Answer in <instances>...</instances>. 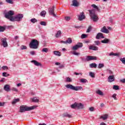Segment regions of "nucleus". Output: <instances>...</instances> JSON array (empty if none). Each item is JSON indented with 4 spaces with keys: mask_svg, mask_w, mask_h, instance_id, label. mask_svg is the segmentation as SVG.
Segmentation results:
<instances>
[{
    "mask_svg": "<svg viewBox=\"0 0 125 125\" xmlns=\"http://www.w3.org/2000/svg\"><path fill=\"white\" fill-rule=\"evenodd\" d=\"M35 108H36V106H32L29 107L27 105H22L20 107V112L24 113L26 111H32V110H34Z\"/></svg>",
    "mask_w": 125,
    "mask_h": 125,
    "instance_id": "f257e3e1",
    "label": "nucleus"
},
{
    "mask_svg": "<svg viewBox=\"0 0 125 125\" xmlns=\"http://www.w3.org/2000/svg\"><path fill=\"white\" fill-rule=\"evenodd\" d=\"M29 47L33 49H37L39 47V41L37 40L33 39L29 43Z\"/></svg>",
    "mask_w": 125,
    "mask_h": 125,
    "instance_id": "f03ea898",
    "label": "nucleus"
},
{
    "mask_svg": "<svg viewBox=\"0 0 125 125\" xmlns=\"http://www.w3.org/2000/svg\"><path fill=\"white\" fill-rule=\"evenodd\" d=\"M65 86L66 87V88H69V89H71V90H74L75 91H79V90H81V89H83L82 86H74L71 84H66L65 85Z\"/></svg>",
    "mask_w": 125,
    "mask_h": 125,
    "instance_id": "7ed1b4c3",
    "label": "nucleus"
},
{
    "mask_svg": "<svg viewBox=\"0 0 125 125\" xmlns=\"http://www.w3.org/2000/svg\"><path fill=\"white\" fill-rule=\"evenodd\" d=\"M13 15H14V11L10 10L7 12L4 13V17L7 19H9L10 21H11V19L14 18Z\"/></svg>",
    "mask_w": 125,
    "mask_h": 125,
    "instance_id": "20e7f679",
    "label": "nucleus"
},
{
    "mask_svg": "<svg viewBox=\"0 0 125 125\" xmlns=\"http://www.w3.org/2000/svg\"><path fill=\"white\" fill-rule=\"evenodd\" d=\"M89 12L90 14V16L91 17V19L94 21V22H97L98 20H99V18H98V16H97V14H95L93 10H89Z\"/></svg>",
    "mask_w": 125,
    "mask_h": 125,
    "instance_id": "39448f33",
    "label": "nucleus"
},
{
    "mask_svg": "<svg viewBox=\"0 0 125 125\" xmlns=\"http://www.w3.org/2000/svg\"><path fill=\"white\" fill-rule=\"evenodd\" d=\"M23 16H24L23 15V14H19L14 17V18H12V19H11V21L15 22V21H17L18 22H19L22 20Z\"/></svg>",
    "mask_w": 125,
    "mask_h": 125,
    "instance_id": "423d86ee",
    "label": "nucleus"
},
{
    "mask_svg": "<svg viewBox=\"0 0 125 125\" xmlns=\"http://www.w3.org/2000/svg\"><path fill=\"white\" fill-rule=\"evenodd\" d=\"M72 109H83V104L81 103H75L71 105Z\"/></svg>",
    "mask_w": 125,
    "mask_h": 125,
    "instance_id": "0eeeda50",
    "label": "nucleus"
},
{
    "mask_svg": "<svg viewBox=\"0 0 125 125\" xmlns=\"http://www.w3.org/2000/svg\"><path fill=\"white\" fill-rule=\"evenodd\" d=\"M83 46L82 42H78L77 44L72 47V50H77L79 48H82Z\"/></svg>",
    "mask_w": 125,
    "mask_h": 125,
    "instance_id": "6e6552de",
    "label": "nucleus"
},
{
    "mask_svg": "<svg viewBox=\"0 0 125 125\" xmlns=\"http://www.w3.org/2000/svg\"><path fill=\"white\" fill-rule=\"evenodd\" d=\"M55 6H53L48 9L49 14L52 15L54 17H56V14H54V8H55Z\"/></svg>",
    "mask_w": 125,
    "mask_h": 125,
    "instance_id": "1a4fd4ad",
    "label": "nucleus"
},
{
    "mask_svg": "<svg viewBox=\"0 0 125 125\" xmlns=\"http://www.w3.org/2000/svg\"><path fill=\"white\" fill-rule=\"evenodd\" d=\"M1 42L3 47H7L8 44H7V42L6 41V38H2L1 39Z\"/></svg>",
    "mask_w": 125,
    "mask_h": 125,
    "instance_id": "9d476101",
    "label": "nucleus"
},
{
    "mask_svg": "<svg viewBox=\"0 0 125 125\" xmlns=\"http://www.w3.org/2000/svg\"><path fill=\"white\" fill-rule=\"evenodd\" d=\"M83 19H85V16L83 12L80 13V15L78 16V20L79 21H83Z\"/></svg>",
    "mask_w": 125,
    "mask_h": 125,
    "instance_id": "9b49d317",
    "label": "nucleus"
},
{
    "mask_svg": "<svg viewBox=\"0 0 125 125\" xmlns=\"http://www.w3.org/2000/svg\"><path fill=\"white\" fill-rule=\"evenodd\" d=\"M86 61H91V60H97V57L92 56H88L86 58Z\"/></svg>",
    "mask_w": 125,
    "mask_h": 125,
    "instance_id": "f8f14e48",
    "label": "nucleus"
},
{
    "mask_svg": "<svg viewBox=\"0 0 125 125\" xmlns=\"http://www.w3.org/2000/svg\"><path fill=\"white\" fill-rule=\"evenodd\" d=\"M101 32L104 34H109V30L106 28V26H104L101 30Z\"/></svg>",
    "mask_w": 125,
    "mask_h": 125,
    "instance_id": "ddd939ff",
    "label": "nucleus"
},
{
    "mask_svg": "<svg viewBox=\"0 0 125 125\" xmlns=\"http://www.w3.org/2000/svg\"><path fill=\"white\" fill-rule=\"evenodd\" d=\"M72 5L76 7L79 6L80 5V3L78 2L77 0H72Z\"/></svg>",
    "mask_w": 125,
    "mask_h": 125,
    "instance_id": "4468645a",
    "label": "nucleus"
},
{
    "mask_svg": "<svg viewBox=\"0 0 125 125\" xmlns=\"http://www.w3.org/2000/svg\"><path fill=\"white\" fill-rule=\"evenodd\" d=\"M115 81V77L114 75L109 76L108 77V82L109 83H112V82H114Z\"/></svg>",
    "mask_w": 125,
    "mask_h": 125,
    "instance_id": "2eb2a0df",
    "label": "nucleus"
},
{
    "mask_svg": "<svg viewBox=\"0 0 125 125\" xmlns=\"http://www.w3.org/2000/svg\"><path fill=\"white\" fill-rule=\"evenodd\" d=\"M100 38H102V39H104V38H105V37H104L103 36V33H98L96 37V39H97V40H99V39H100Z\"/></svg>",
    "mask_w": 125,
    "mask_h": 125,
    "instance_id": "dca6fc26",
    "label": "nucleus"
},
{
    "mask_svg": "<svg viewBox=\"0 0 125 125\" xmlns=\"http://www.w3.org/2000/svg\"><path fill=\"white\" fill-rule=\"evenodd\" d=\"M31 63H34V65H35V66H42V63H41V62H39L38 61H36V60H32L31 61Z\"/></svg>",
    "mask_w": 125,
    "mask_h": 125,
    "instance_id": "f3484780",
    "label": "nucleus"
},
{
    "mask_svg": "<svg viewBox=\"0 0 125 125\" xmlns=\"http://www.w3.org/2000/svg\"><path fill=\"white\" fill-rule=\"evenodd\" d=\"M4 89L5 91H10V85L5 84L4 86Z\"/></svg>",
    "mask_w": 125,
    "mask_h": 125,
    "instance_id": "a211bd4d",
    "label": "nucleus"
},
{
    "mask_svg": "<svg viewBox=\"0 0 125 125\" xmlns=\"http://www.w3.org/2000/svg\"><path fill=\"white\" fill-rule=\"evenodd\" d=\"M89 49H90L91 50L97 51L98 50V47L94 45H90L89 47Z\"/></svg>",
    "mask_w": 125,
    "mask_h": 125,
    "instance_id": "6ab92c4d",
    "label": "nucleus"
},
{
    "mask_svg": "<svg viewBox=\"0 0 125 125\" xmlns=\"http://www.w3.org/2000/svg\"><path fill=\"white\" fill-rule=\"evenodd\" d=\"M62 117L63 118H65V117L67 118H72V115L68 114L67 112H65L62 114Z\"/></svg>",
    "mask_w": 125,
    "mask_h": 125,
    "instance_id": "aec40b11",
    "label": "nucleus"
},
{
    "mask_svg": "<svg viewBox=\"0 0 125 125\" xmlns=\"http://www.w3.org/2000/svg\"><path fill=\"white\" fill-rule=\"evenodd\" d=\"M110 42V39H105L104 40L101 41L102 43H109Z\"/></svg>",
    "mask_w": 125,
    "mask_h": 125,
    "instance_id": "412c9836",
    "label": "nucleus"
},
{
    "mask_svg": "<svg viewBox=\"0 0 125 125\" xmlns=\"http://www.w3.org/2000/svg\"><path fill=\"white\" fill-rule=\"evenodd\" d=\"M90 68H96L97 67V64L95 63H92L89 65Z\"/></svg>",
    "mask_w": 125,
    "mask_h": 125,
    "instance_id": "4be33fe9",
    "label": "nucleus"
},
{
    "mask_svg": "<svg viewBox=\"0 0 125 125\" xmlns=\"http://www.w3.org/2000/svg\"><path fill=\"white\" fill-rule=\"evenodd\" d=\"M54 54L57 55V56H61V53L58 51H54Z\"/></svg>",
    "mask_w": 125,
    "mask_h": 125,
    "instance_id": "5701e85b",
    "label": "nucleus"
},
{
    "mask_svg": "<svg viewBox=\"0 0 125 125\" xmlns=\"http://www.w3.org/2000/svg\"><path fill=\"white\" fill-rule=\"evenodd\" d=\"M62 34V33L61 32V31H58L57 33V34H56V38H59V37H61V34Z\"/></svg>",
    "mask_w": 125,
    "mask_h": 125,
    "instance_id": "b1692460",
    "label": "nucleus"
},
{
    "mask_svg": "<svg viewBox=\"0 0 125 125\" xmlns=\"http://www.w3.org/2000/svg\"><path fill=\"white\" fill-rule=\"evenodd\" d=\"M96 93L97 94H99V95H101L102 96H103V95H104V94L103 93V92L102 91L100 90H98L96 91Z\"/></svg>",
    "mask_w": 125,
    "mask_h": 125,
    "instance_id": "393cba45",
    "label": "nucleus"
},
{
    "mask_svg": "<svg viewBox=\"0 0 125 125\" xmlns=\"http://www.w3.org/2000/svg\"><path fill=\"white\" fill-rule=\"evenodd\" d=\"M101 119H103L104 121H105V120H107V119H108V115L105 114L103 116H102L101 117Z\"/></svg>",
    "mask_w": 125,
    "mask_h": 125,
    "instance_id": "a878e982",
    "label": "nucleus"
},
{
    "mask_svg": "<svg viewBox=\"0 0 125 125\" xmlns=\"http://www.w3.org/2000/svg\"><path fill=\"white\" fill-rule=\"evenodd\" d=\"M6 29V27L5 26H2L0 25V32H4Z\"/></svg>",
    "mask_w": 125,
    "mask_h": 125,
    "instance_id": "bb28decb",
    "label": "nucleus"
},
{
    "mask_svg": "<svg viewBox=\"0 0 125 125\" xmlns=\"http://www.w3.org/2000/svg\"><path fill=\"white\" fill-rule=\"evenodd\" d=\"M19 101H20V99H15L13 100L12 104H16V103H17V102H19Z\"/></svg>",
    "mask_w": 125,
    "mask_h": 125,
    "instance_id": "cd10ccee",
    "label": "nucleus"
},
{
    "mask_svg": "<svg viewBox=\"0 0 125 125\" xmlns=\"http://www.w3.org/2000/svg\"><path fill=\"white\" fill-rule=\"evenodd\" d=\"M46 14V12L45 11H42L40 13L41 16H42V17H45Z\"/></svg>",
    "mask_w": 125,
    "mask_h": 125,
    "instance_id": "c85d7f7f",
    "label": "nucleus"
},
{
    "mask_svg": "<svg viewBox=\"0 0 125 125\" xmlns=\"http://www.w3.org/2000/svg\"><path fill=\"white\" fill-rule=\"evenodd\" d=\"M32 102H35V103H39L40 100L36 98H34L32 99Z\"/></svg>",
    "mask_w": 125,
    "mask_h": 125,
    "instance_id": "c756f323",
    "label": "nucleus"
},
{
    "mask_svg": "<svg viewBox=\"0 0 125 125\" xmlns=\"http://www.w3.org/2000/svg\"><path fill=\"white\" fill-rule=\"evenodd\" d=\"M113 89L115 90H119V89H120V86H119V85H113Z\"/></svg>",
    "mask_w": 125,
    "mask_h": 125,
    "instance_id": "7c9ffc66",
    "label": "nucleus"
},
{
    "mask_svg": "<svg viewBox=\"0 0 125 125\" xmlns=\"http://www.w3.org/2000/svg\"><path fill=\"white\" fill-rule=\"evenodd\" d=\"M42 52H44L45 53H47L48 52V48H43L42 50Z\"/></svg>",
    "mask_w": 125,
    "mask_h": 125,
    "instance_id": "2f4dec72",
    "label": "nucleus"
},
{
    "mask_svg": "<svg viewBox=\"0 0 125 125\" xmlns=\"http://www.w3.org/2000/svg\"><path fill=\"white\" fill-rule=\"evenodd\" d=\"M66 44H67V43H72V42L73 41H72V39H71L70 38H69L68 39V40H67L66 41Z\"/></svg>",
    "mask_w": 125,
    "mask_h": 125,
    "instance_id": "473e14b6",
    "label": "nucleus"
},
{
    "mask_svg": "<svg viewBox=\"0 0 125 125\" xmlns=\"http://www.w3.org/2000/svg\"><path fill=\"white\" fill-rule=\"evenodd\" d=\"M92 6L94 8L96 9L97 11H99V8H98V6H96L95 4H92Z\"/></svg>",
    "mask_w": 125,
    "mask_h": 125,
    "instance_id": "72a5a7b5",
    "label": "nucleus"
},
{
    "mask_svg": "<svg viewBox=\"0 0 125 125\" xmlns=\"http://www.w3.org/2000/svg\"><path fill=\"white\" fill-rule=\"evenodd\" d=\"M89 76L91 77V78H95V74H94V73L92 72H89Z\"/></svg>",
    "mask_w": 125,
    "mask_h": 125,
    "instance_id": "f704fd0d",
    "label": "nucleus"
},
{
    "mask_svg": "<svg viewBox=\"0 0 125 125\" xmlns=\"http://www.w3.org/2000/svg\"><path fill=\"white\" fill-rule=\"evenodd\" d=\"M80 82H81V83H87V80L85 79H81L80 80Z\"/></svg>",
    "mask_w": 125,
    "mask_h": 125,
    "instance_id": "c9c22d12",
    "label": "nucleus"
},
{
    "mask_svg": "<svg viewBox=\"0 0 125 125\" xmlns=\"http://www.w3.org/2000/svg\"><path fill=\"white\" fill-rule=\"evenodd\" d=\"M31 22H32V23H37V22H38V20L36 19H32L31 20Z\"/></svg>",
    "mask_w": 125,
    "mask_h": 125,
    "instance_id": "e433bc0d",
    "label": "nucleus"
},
{
    "mask_svg": "<svg viewBox=\"0 0 125 125\" xmlns=\"http://www.w3.org/2000/svg\"><path fill=\"white\" fill-rule=\"evenodd\" d=\"M92 29V27H91V26H89L88 29H87L86 33L90 32V31H91Z\"/></svg>",
    "mask_w": 125,
    "mask_h": 125,
    "instance_id": "4c0bfd02",
    "label": "nucleus"
},
{
    "mask_svg": "<svg viewBox=\"0 0 125 125\" xmlns=\"http://www.w3.org/2000/svg\"><path fill=\"white\" fill-rule=\"evenodd\" d=\"M21 50H23V49H27V46L22 45L21 46Z\"/></svg>",
    "mask_w": 125,
    "mask_h": 125,
    "instance_id": "58836bf2",
    "label": "nucleus"
},
{
    "mask_svg": "<svg viewBox=\"0 0 125 125\" xmlns=\"http://www.w3.org/2000/svg\"><path fill=\"white\" fill-rule=\"evenodd\" d=\"M103 67H104V64L103 63H99V66H98V68L99 69H101L102 68H103Z\"/></svg>",
    "mask_w": 125,
    "mask_h": 125,
    "instance_id": "ea45409f",
    "label": "nucleus"
},
{
    "mask_svg": "<svg viewBox=\"0 0 125 125\" xmlns=\"http://www.w3.org/2000/svg\"><path fill=\"white\" fill-rule=\"evenodd\" d=\"M85 38H87V35L86 34H82L81 36V39H85Z\"/></svg>",
    "mask_w": 125,
    "mask_h": 125,
    "instance_id": "a19ab883",
    "label": "nucleus"
},
{
    "mask_svg": "<svg viewBox=\"0 0 125 125\" xmlns=\"http://www.w3.org/2000/svg\"><path fill=\"white\" fill-rule=\"evenodd\" d=\"M6 1L8 3H10L11 4H13V1H12V0H6Z\"/></svg>",
    "mask_w": 125,
    "mask_h": 125,
    "instance_id": "79ce46f5",
    "label": "nucleus"
},
{
    "mask_svg": "<svg viewBox=\"0 0 125 125\" xmlns=\"http://www.w3.org/2000/svg\"><path fill=\"white\" fill-rule=\"evenodd\" d=\"M40 24L42 26H46V22H45V21H41Z\"/></svg>",
    "mask_w": 125,
    "mask_h": 125,
    "instance_id": "37998d69",
    "label": "nucleus"
},
{
    "mask_svg": "<svg viewBox=\"0 0 125 125\" xmlns=\"http://www.w3.org/2000/svg\"><path fill=\"white\" fill-rule=\"evenodd\" d=\"M65 20L66 21H70L71 20V17H65Z\"/></svg>",
    "mask_w": 125,
    "mask_h": 125,
    "instance_id": "c03bdc74",
    "label": "nucleus"
},
{
    "mask_svg": "<svg viewBox=\"0 0 125 125\" xmlns=\"http://www.w3.org/2000/svg\"><path fill=\"white\" fill-rule=\"evenodd\" d=\"M8 76H9V74H7V73L6 72H3L2 73L3 77H8Z\"/></svg>",
    "mask_w": 125,
    "mask_h": 125,
    "instance_id": "a18cd8bd",
    "label": "nucleus"
},
{
    "mask_svg": "<svg viewBox=\"0 0 125 125\" xmlns=\"http://www.w3.org/2000/svg\"><path fill=\"white\" fill-rule=\"evenodd\" d=\"M2 69L4 71H5V70H8V67H7V66H3L2 67Z\"/></svg>",
    "mask_w": 125,
    "mask_h": 125,
    "instance_id": "49530a36",
    "label": "nucleus"
},
{
    "mask_svg": "<svg viewBox=\"0 0 125 125\" xmlns=\"http://www.w3.org/2000/svg\"><path fill=\"white\" fill-rule=\"evenodd\" d=\"M120 61H121L123 64H125V58H121Z\"/></svg>",
    "mask_w": 125,
    "mask_h": 125,
    "instance_id": "de8ad7c7",
    "label": "nucleus"
},
{
    "mask_svg": "<svg viewBox=\"0 0 125 125\" xmlns=\"http://www.w3.org/2000/svg\"><path fill=\"white\" fill-rule=\"evenodd\" d=\"M94 43H95L96 45H98L100 44V42L99 41H96L94 42Z\"/></svg>",
    "mask_w": 125,
    "mask_h": 125,
    "instance_id": "09e8293b",
    "label": "nucleus"
},
{
    "mask_svg": "<svg viewBox=\"0 0 125 125\" xmlns=\"http://www.w3.org/2000/svg\"><path fill=\"white\" fill-rule=\"evenodd\" d=\"M66 82H68V83H71L72 82V79L70 78L69 77H67L66 79Z\"/></svg>",
    "mask_w": 125,
    "mask_h": 125,
    "instance_id": "8fccbe9b",
    "label": "nucleus"
},
{
    "mask_svg": "<svg viewBox=\"0 0 125 125\" xmlns=\"http://www.w3.org/2000/svg\"><path fill=\"white\" fill-rule=\"evenodd\" d=\"M112 97H113V98H114V99L115 100H117V94H114L112 95Z\"/></svg>",
    "mask_w": 125,
    "mask_h": 125,
    "instance_id": "3c124183",
    "label": "nucleus"
},
{
    "mask_svg": "<svg viewBox=\"0 0 125 125\" xmlns=\"http://www.w3.org/2000/svg\"><path fill=\"white\" fill-rule=\"evenodd\" d=\"M12 90L13 91H15L16 92H17V91H18V89H17V88H15V87H13V88H12Z\"/></svg>",
    "mask_w": 125,
    "mask_h": 125,
    "instance_id": "603ef678",
    "label": "nucleus"
},
{
    "mask_svg": "<svg viewBox=\"0 0 125 125\" xmlns=\"http://www.w3.org/2000/svg\"><path fill=\"white\" fill-rule=\"evenodd\" d=\"M30 53L31 55H35V54H36V53H35V51H30Z\"/></svg>",
    "mask_w": 125,
    "mask_h": 125,
    "instance_id": "864d4df0",
    "label": "nucleus"
},
{
    "mask_svg": "<svg viewBox=\"0 0 125 125\" xmlns=\"http://www.w3.org/2000/svg\"><path fill=\"white\" fill-rule=\"evenodd\" d=\"M89 110L91 112H93V111H94V107H90Z\"/></svg>",
    "mask_w": 125,
    "mask_h": 125,
    "instance_id": "5fc2aeb1",
    "label": "nucleus"
},
{
    "mask_svg": "<svg viewBox=\"0 0 125 125\" xmlns=\"http://www.w3.org/2000/svg\"><path fill=\"white\" fill-rule=\"evenodd\" d=\"M72 53L74 55H80V53H77L76 52H73Z\"/></svg>",
    "mask_w": 125,
    "mask_h": 125,
    "instance_id": "6e6d98bb",
    "label": "nucleus"
},
{
    "mask_svg": "<svg viewBox=\"0 0 125 125\" xmlns=\"http://www.w3.org/2000/svg\"><path fill=\"white\" fill-rule=\"evenodd\" d=\"M121 83H125V79H123L120 80Z\"/></svg>",
    "mask_w": 125,
    "mask_h": 125,
    "instance_id": "4d7b16f0",
    "label": "nucleus"
},
{
    "mask_svg": "<svg viewBox=\"0 0 125 125\" xmlns=\"http://www.w3.org/2000/svg\"><path fill=\"white\" fill-rule=\"evenodd\" d=\"M64 67H65V66L63 64H60V66H59V68L60 69H61L62 68H64Z\"/></svg>",
    "mask_w": 125,
    "mask_h": 125,
    "instance_id": "13d9d810",
    "label": "nucleus"
},
{
    "mask_svg": "<svg viewBox=\"0 0 125 125\" xmlns=\"http://www.w3.org/2000/svg\"><path fill=\"white\" fill-rule=\"evenodd\" d=\"M61 43H65V44H67L66 42L64 41H61Z\"/></svg>",
    "mask_w": 125,
    "mask_h": 125,
    "instance_id": "bf43d9fd",
    "label": "nucleus"
},
{
    "mask_svg": "<svg viewBox=\"0 0 125 125\" xmlns=\"http://www.w3.org/2000/svg\"><path fill=\"white\" fill-rule=\"evenodd\" d=\"M4 106V103H0V106Z\"/></svg>",
    "mask_w": 125,
    "mask_h": 125,
    "instance_id": "052dcab7",
    "label": "nucleus"
},
{
    "mask_svg": "<svg viewBox=\"0 0 125 125\" xmlns=\"http://www.w3.org/2000/svg\"><path fill=\"white\" fill-rule=\"evenodd\" d=\"M114 56V53L113 52H111L109 54V56Z\"/></svg>",
    "mask_w": 125,
    "mask_h": 125,
    "instance_id": "680f3d73",
    "label": "nucleus"
},
{
    "mask_svg": "<svg viewBox=\"0 0 125 125\" xmlns=\"http://www.w3.org/2000/svg\"><path fill=\"white\" fill-rule=\"evenodd\" d=\"M18 39H19V36H16L15 37V39L16 40H18Z\"/></svg>",
    "mask_w": 125,
    "mask_h": 125,
    "instance_id": "e2e57ef3",
    "label": "nucleus"
},
{
    "mask_svg": "<svg viewBox=\"0 0 125 125\" xmlns=\"http://www.w3.org/2000/svg\"><path fill=\"white\" fill-rule=\"evenodd\" d=\"M100 125H106V124H105L104 122H102L100 124Z\"/></svg>",
    "mask_w": 125,
    "mask_h": 125,
    "instance_id": "0e129e2a",
    "label": "nucleus"
},
{
    "mask_svg": "<svg viewBox=\"0 0 125 125\" xmlns=\"http://www.w3.org/2000/svg\"><path fill=\"white\" fill-rule=\"evenodd\" d=\"M55 65H60V62H57L55 63Z\"/></svg>",
    "mask_w": 125,
    "mask_h": 125,
    "instance_id": "69168bd1",
    "label": "nucleus"
},
{
    "mask_svg": "<svg viewBox=\"0 0 125 125\" xmlns=\"http://www.w3.org/2000/svg\"><path fill=\"white\" fill-rule=\"evenodd\" d=\"M100 106L101 107H104V104H101V105H100Z\"/></svg>",
    "mask_w": 125,
    "mask_h": 125,
    "instance_id": "338daca9",
    "label": "nucleus"
},
{
    "mask_svg": "<svg viewBox=\"0 0 125 125\" xmlns=\"http://www.w3.org/2000/svg\"><path fill=\"white\" fill-rule=\"evenodd\" d=\"M39 125H46V124H44V123H43V124H39Z\"/></svg>",
    "mask_w": 125,
    "mask_h": 125,
    "instance_id": "774afa93",
    "label": "nucleus"
}]
</instances>
